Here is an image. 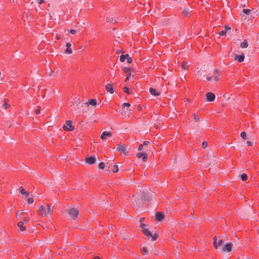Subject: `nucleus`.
<instances>
[{
    "label": "nucleus",
    "instance_id": "obj_15",
    "mask_svg": "<svg viewBox=\"0 0 259 259\" xmlns=\"http://www.w3.org/2000/svg\"><path fill=\"white\" fill-rule=\"evenodd\" d=\"M106 91L110 94H113L114 92L112 84L108 83L105 86Z\"/></svg>",
    "mask_w": 259,
    "mask_h": 259
},
{
    "label": "nucleus",
    "instance_id": "obj_34",
    "mask_svg": "<svg viewBox=\"0 0 259 259\" xmlns=\"http://www.w3.org/2000/svg\"><path fill=\"white\" fill-rule=\"evenodd\" d=\"M240 136L242 139H243L244 140L246 139L247 136H246V134L245 132H241V134H240Z\"/></svg>",
    "mask_w": 259,
    "mask_h": 259
},
{
    "label": "nucleus",
    "instance_id": "obj_27",
    "mask_svg": "<svg viewBox=\"0 0 259 259\" xmlns=\"http://www.w3.org/2000/svg\"><path fill=\"white\" fill-rule=\"evenodd\" d=\"M182 13L184 15H185L187 17H188L190 15V11H189V9H184Z\"/></svg>",
    "mask_w": 259,
    "mask_h": 259
},
{
    "label": "nucleus",
    "instance_id": "obj_8",
    "mask_svg": "<svg viewBox=\"0 0 259 259\" xmlns=\"http://www.w3.org/2000/svg\"><path fill=\"white\" fill-rule=\"evenodd\" d=\"M233 246L231 243L226 244L223 247L222 251L230 252L232 250Z\"/></svg>",
    "mask_w": 259,
    "mask_h": 259
},
{
    "label": "nucleus",
    "instance_id": "obj_58",
    "mask_svg": "<svg viewBox=\"0 0 259 259\" xmlns=\"http://www.w3.org/2000/svg\"><path fill=\"white\" fill-rule=\"evenodd\" d=\"M74 100L75 101L78 102V103H80V101H78V100H79V99H78L75 98V99H74Z\"/></svg>",
    "mask_w": 259,
    "mask_h": 259
},
{
    "label": "nucleus",
    "instance_id": "obj_33",
    "mask_svg": "<svg viewBox=\"0 0 259 259\" xmlns=\"http://www.w3.org/2000/svg\"><path fill=\"white\" fill-rule=\"evenodd\" d=\"M123 71L125 73L128 74H130L131 75V73H130V68H128V67H125L123 68Z\"/></svg>",
    "mask_w": 259,
    "mask_h": 259
},
{
    "label": "nucleus",
    "instance_id": "obj_31",
    "mask_svg": "<svg viewBox=\"0 0 259 259\" xmlns=\"http://www.w3.org/2000/svg\"><path fill=\"white\" fill-rule=\"evenodd\" d=\"M182 66L184 69L187 70L189 65L186 62H183Z\"/></svg>",
    "mask_w": 259,
    "mask_h": 259
},
{
    "label": "nucleus",
    "instance_id": "obj_5",
    "mask_svg": "<svg viewBox=\"0 0 259 259\" xmlns=\"http://www.w3.org/2000/svg\"><path fill=\"white\" fill-rule=\"evenodd\" d=\"M63 128L65 131H72L74 129V127L72 125L71 120L66 121Z\"/></svg>",
    "mask_w": 259,
    "mask_h": 259
},
{
    "label": "nucleus",
    "instance_id": "obj_41",
    "mask_svg": "<svg viewBox=\"0 0 259 259\" xmlns=\"http://www.w3.org/2000/svg\"><path fill=\"white\" fill-rule=\"evenodd\" d=\"M207 146H208V144H207V143L206 141H204V142H202V147L203 148H206L207 147Z\"/></svg>",
    "mask_w": 259,
    "mask_h": 259
},
{
    "label": "nucleus",
    "instance_id": "obj_44",
    "mask_svg": "<svg viewBox=\"0 0 259 259\" xmlns=\"http://www.w3.org/2000/svg\"><path fill=\"white\" fill-rule=\"evenodd\" d=\"M27 202L29 204H32L33 202V199L32 198H28Z\"/></svg>",
    "mask_w": 259,
    "mask_h": 259
},
{
    "label": "nucleus",
    "instance_id": "obj_63",
    "mask_svg": "<svg viewBox=\"0 0 259 259\" xmlns=\"http://www.w3.org/2000/svg\"><path fill=\"white\" fill-rule=\"evenodd\" d=\"M215 72L217 73H219V71L217 69H216L215 70Z\"/></svg>",
    "mask_w": 259,
    "mask_h": 259
},
{
    "label": "nucleus",
    "instance_id": "obj_32",
    "mask_svg": "<svg viewBox=\"0 0 259 259\" xmlns=\"http://www.w3.org/2000/svg\"><path fill=\"white\" fill-rule=\"evenodd\" d=\"M240 15L242 21H245L247 19L246 15H245V14H241Z\"/></svg>",
    "mask_w": 259,
    "mask_h": 259
},
{
    "label": "nucleus",
    "instance_id": "obj_64",
    "mask_svg": "<svg viewBox=\"0 0 259 259\" xmlns=\"http://www.w3.org/2000/svg\"><path fill=\"white\" fill-rule=\"evenodd\" d=\"M52 73H53V72H50V73H49V75H50V76L52 75Z\"/></svg>",
    "mask_w": 259,
    "mask_h": 259
},
{
    "label": "nucleus",
    "instance_id": "obj_18",
    "mask_svg": "<svg viewBox=\"0 0 259 259\" xmlns=\"http://www.w3.org/2000/svg\"><path fill=\"white\" fill-rule=\"evenodd\" d=\"M245 58V56L244 55H236L235 57V60L237 61L238 62H242Z\"/></svg>",
    "mask_w": 259,
    "mask_h": 259
},
{
    "label": "nucleus",
    "instance_id": "obj_57",
    "mask_svg": "<svg viewBox=\"0 0 259 259\" xmlns=\"http://www.w3.org/2000/svg\"><path fill=\"white\" fill-rule=\"evenodd\" d=\"M44 1H45V0H40V1L38 2V4H42L43 3H44Z\"/></svg>",
    "mask_w": 259,
    "mask_h": 259
},
{
    "label": "nucleus",
    "instance_id": "obj_20",
    "mask_svg": "<svg viewBox=\"0 0 259 259\" xmlns=\"http://www.w3.org/2000/svg\"><path fill=\"white\" fill-rule=\"evenodd\" d=\"M85 105H91L92 106H96L97 105V101L95 99H90L88 100V102L85 103Z\"/></svg>",
    "mask_w": 259,
    "mask_h": 259
},
{
    "label": "nucleus",
    "instance_id": "obj_51",
    "mask_svg": "<svg viewBox=\"0 0 259 259\" xmlns=\"http://www.w3.org/2000/svg\"><path fill=\"white\" fill-rule=\"evenodd\" d=\"M143 145H142V144L140 145L139 146L138 150L139 151H141L143 149Z\"/></svg>",
    "mask_w": 259,
    "mask_h": 259
},
{
    "label": "nucleus",
    "instance_id": "obj_7",
    "mask_svg": "<svg viewBox=\"0 0 259 259\" xmlns=\"http://www.w3.org/2000/svg\"><path fill=\"white\" fill-rule=\"evenodd\" d=\"M142 232L147 237H151L152 241H155L157 239V235L156 234L152 235L148 229H144V230H142Z\"/></svg>",
    "mask_w": 259,
    "mask_h": 259
},
{
    "label": "nucleus",
    "instance_id": "obj_3",
    "mask_svg": "<svg viewBox=\"0 0 259 259\" xmlns=\"http://www.w3.org/2000/svg\"><path fill=\"white\" fill-rule=\"evenodd\" d=\"M66 212L69 215L71 219L75 220L79 214L78 210L76 208H71L66 209Z\"/></svg>",
    "mask_w": 259,
    "mask_h": 259
},
{
    "label": "nucleus",
    "instance_id": "obj_62",
    "mask_svg": "<svg viewBox=\"0 0 259 259\" xmlns=\"http://www.w3.org/2000/svg\"><path fill=\"white\" fill-rule=\"evenodd\" d=\"M24 222L27 223L28 222V221L26 219H24Z\"/></svg>",
    "mask_w": 259,
    "mask_h": 259
},
{
    "label": "nucleus",
    "instance_id": "obj_24",
    "mask_svg": "<svg viewBox=\"0 0 259 259\" xmlns=\"http://www.w3.org/2000/svg\"><path fill=\"white\" fill-rule=\"evenodd\" d=\"M20 192L22 194V195H25L26 196H28L29 195V193L28 192L26 191L25 189H24L23 188V187H21L19 189Z\"/></svg>",
    "mask_w": 259,
    "mask_h": 259
},
{
    "label": "nucleus",
    "instance_id": "obj_2",
    "mask_svg": "<svg viewBox=\"0 0 259 259\" xmlns=\"http://www.w3.org/2000/svg\"><path fill=\"white\" fill-rule=\"evenodd\" d=\"M143 197L144 200L150 201L155 198V193L149 189H146L143 191Z\"/></svg>",
    "mask_w": 259,
    "mask_h": 259
},
{
    "label": "nucleus",
    "instance_id": "obj_49",
    "mask_svg": "<svg viewBox=\"0 0 259 259\" xmlns=\"http://www.w3.org/2000/svg\"><path fill=\"white\" fill-rule=\"evenodd\" d=\"M146 225L142 223L141 225V227L142 230H144V229H147L146 227Z\"/></svg>",
    "mask_w": 259,
    "mask_h": 259
},
{
    "label": "nucleus",
    "instance_id": "obj_16",
    "mask_svg": "<svg viewBox=\"0 0 259 259\" xmlns=\"http://www.w3.org/2000/svg\"><path fill=\"white\" fill-rule=\"evenodd\" d=\"M71 44L70 42H68L66 44V49L65 50V53L67 54H71L72 53V49L70 48Z\"/></svg>",
    "mask_w": 259,
    "mask_h": 259
},
{
    "label": "nucleus",
    "instance_id": "obj_13",
    "mask_svg": "<svg viewBox=\"0 0 259 259\" xmlns=\"http://www.w3.org/2000/svg\"><path fill=\"white\" fill-rule=\"evenodd\" d=\"M96 161V157L95 156L87 157L85 159V161L89 164H93L95 163Z\"/></svg>",
    "mask_w": 259,
    "mask_h": 259
},
{
    "label": "nucleus",
    "instance_id": "obj_21",
    "mask_svg": "<svg viewBox=\"0 0 259 259\" xmlns=\"http://www.w3.org/2000/svg\"><path fill=\"white\" fill-rule=\"evenodd\" d=\"M251 11H252V10L250 9H243L242 10L243 13L245 14L246 15H248L249 17L248 18V20H249L250 19V15L252 13Z\"/></svg>",
    "mask_w": 259,
    "mask_h": 259
},
{
    "label": "nucleus",
    "instance_id": "obj_48",
    "mask_svg": "<svg viewBox=\"0 0 259 259\" xmlns=\"http://www.w3.org/2000/svg\"><path fill=\"white\" fill-rule=\"evenodd\" d=\"M225 30L227 31L228 30H231V28L228 26H227L226 25L225 26Z\"/></svg>",
    "mask_w": 259,
    "mask_h": 259
},
{
    "label": "nucleus",
    "instance_id": "obj_37",
    "mask_svg": "<svg viewBox=\"0 0 259 259\" xmlns=\"http://www.w3.org/2000/svg\"><path fill=\"white\" fill-rule=\"evenodd\" d=\"M105 166V164L104 162H100L99 164V167L101 169H104Z\"/></svg>",
    "mask_w": 259,
    "mask_h": 259
},
{
    "label": "nucleus",
    "instance_id": "obj_40",
    "mask_svg": "<svg viewBox=\"0 0 259 259\" xmlns=\"http://www.w3.org/2000/svg\"><path fill=\"white\" fill-rule=\"evenodd\" d=\"M142 160L144 162H146L147 160V154L144 153V155L142 156Z\"/></svg>",
    "mask_w": 259,
    "mask_h": 259
},
{
    "label": "nucleus",
    "instance_id": "obj_53",
    "mask_svg": "<svg viewBox=\"0 0 259 259\" xmlns=\"http://www.w3.org/2000/svg\"><path fill=\"white\" fill-rule=\"evenodd\" d=\"M246 144L248 145V146H252V142H251L250 141H247L246 142Z\"/></svg>",
    "mask_w": 259,
    "mask_h": 259
},
{
    "label": "nucleus",
    "instance_id": "obj_45",
    "mask_svg": "<svg viewBox=\"0 0 259 259\" xmlns=\"http://www.w3.org/2000/svg\"><path fill=\"white\" fill-rule=\"evenodd\" d=\"M36 114H40V107L38 106V109L35 111Z\"/></svg>",
    "mask_w": 259,
    "mask_h": 259
},
{
    "label": "nucleus",
    "instance_id": "obj_60",
    "mask_svg": "<svg viewBox=\"0 0 259 259\" xmlns=\"http://www.w3.org/2000/svg\"><path fill=\"white\" fill-rule=\"evenodd\" d=\"M154 126H155V128H158V125H157V123H155V124H154Z\"/></svg>",
    "mask_w": 259,
    "mask_h": 259
},
{
    "label": "nucleus",
    "instance_id": "obj_38",
    "mask_svg": "<svg viewBox=\"0 0 259 259\" xmlns=\"http://www.w3.org/2000/svg\"><path fill=\"white\" fill-rule=\"evenodd\" d=\"M227 32V31L226 30H222L220 32L219 34L220 35L225 36L226 35Z\"/></svg>",
    "mask_w": 259,
    "mask_h": 259
},
{
    "label": "nucleus",
    "instance_id": "obj_30",
    "mask_svg": "<svg viewBox=\"0 0 259 259\" xmlns=\"http://www.w3.org/2000/svg\"><path fill=\"white\" fill-rule=\"evenodd\" d=\"M240 177L243 181H245L247 179V176L245 174L241 175Z\"/></svg>",
    "mask_w": 259,
    "mask_h": 259
},
{
    "label": "nucleus",
    "instance_id": "obj_23",
    "mask_svg": "<svg viewBox=\"0 0 259 259\" xmlns=\"http://www.w3.org/2000/svg\"><path fill=\"white\" fill-rule=\"evenodd\" d=\"M251 13L250 15V19H252L254 18L255 16H258L259 15V10H256L254 11H251Z\"/></svg>",
    "mask_w": 259,
    "mask_h": 259
},
{
    "label": "nucleus",
    "instance_id": "obj_56",
    "mask_svg": "<svg viewBox=\"0 0 259 259\" xmlns=\"http://www.w3.org/2000/svg\"><path fill=\"white\" fill-rule=\"evenodd\" d=\"M144 218H140V219L139 221H140V222H141V224H142V222L144 221Z\"/></svg>",
    "mask_w": 259,
    "mask_h": 259
},
{
    "label": "nucleus",
    "instance_id": "obj_50",
    "mask_svg": "<svg viewBox=\"0 0 259 259\" xmlns=\"http://www.w3.org/2000/svg\"><path fill=\"white\" fill-rule=\"evenodd\" d=\"M131 105L129 103H124L123 104V107H130Z\"/></svg>",
    "mask_w": 259,
    "mask_h": 259
},
{
    "label": "nucleus",
    "instance_id": "obj_46",
    "mask_svg": "<svg viewBox=\"0 0 259 259\" xmlns=\"http://www.w3.org/2000/svg\"><path fill=\"white\" fill-rule=\"evenodd\" d=\"M69 32L71 33L72 34H75L76 31L75 29H70L69 31Z\"/></svg>",
    "mask_w": 259,
    "mask_h": 259
},
{
    "label": "nucleus",
    "instance_id": "obj_10",
    "mask_svg": "<svg viewBox=\"0 0 259 259\" xmlns=\"http://www.w3.org/2000/svg\"><path fill=\"white\" fill-rule=\"evenodd\" d=\"M125 60H127V61L128 63H131L132 62V58L129 56L128 54L122 55L120 56L119 60L121 62H124Z\"/></svg>",
    "mask_w": 259,
    "mask_h": 259
},
{
    "label": "nucleus",
    "instance_id": "obj_29",
    "mask_svg": "<svg viewBox=\"0 0 259 259\" xmlns=\"http://www.w3.org/2000/svg\"><path fill=\"white\" fill-rule=\"evenodd\" d=\"M107 22L112 23H115L116 22V21L114 20L113 18L109 17L107 18Z\"/></svg>",
    "mask_w": 259,
    "mask_h": 259
},
{
    "label": "nucleus",
    "instance_id": "obj_9",
    "mask_svg": "<svg viewBox=\"0 0 259 259\" xmlns=\"http://www.w3.org/2000/svg\"><path fill=\"white\" fill-rule=\"evenodd\" d=\"M206 101L212 102L215 100V96L212 92H208L206 94Z\"/></svg>",
    "mask_w": 259,
    "mask_h": 259
},
{
    "label": "nucleus",
    "instance_id": "obj_59",
    "mask_svg": "<svg viewBox=\"0 0 259 259\" xmlns=\"http://www.w3.org/2000/svg\"><path fill=\"white\" fill-rule=\"evenodd\" d=\"M94 259H100V258L99 256H96L94 257Z\"/></svg>",
    "mask_w": 259,
    "mask_h": 259
},
{
    "label": "nucleus",
    "instance_id": "obj_6",
    "mask_svg": "<svg viewBox=\"0 0 259 259\" xmlns=\"http://www.w3.org/2000/svg\"><path fill=\"white\" fill-rule=\"evenodd\" d=\"M117 150L123 155H127V151L126 146L124 144H119L117 145Z\"/></svg>",
    "mask_w": 259,
    "mask_h": 259
},
{
    "label": "nucleus",
    "instance_id": "obj_28",
    "mask_svg": "<svg viewBox=\"0 0 259 259\" xmlns=\"http://www.w3.org/2000/svg\"><path fill=\"white\" fill-rule=\"evenodd\" d=\"M8 101V100L7 99H4L5 103H4V104L3 105V106H2V107H3L4 109H7V108L9 107V106H10V105H9L8 104H7V103Z\"/></svg>",
    "mask_w": 259,
    "mask_h": 259
},
{
    "label": "nucleus",
    "instance_id": "obj_47",
    "mask_svg": "<svg viewBox=\"0 0 259 259\" xmlns=\"http://www.w3.org/2000/svg\"><path fill=\"white\" fill-rule=\"evenodd\" d=\"M219 80V78L218 77V76H215L214 77V79H213V81L214 82H217L218 80Z\"/></svg>",
    "mask_w": 259,
    "mask_h": 259
},
{
    "label": "nucleus",
    "instance_id": "obj_43",
    "mask_svg": "<svg viewBox=\"0 0 259 259\" xmlns=\"http://www.w3.org/2000/svg\"><path fill=\"white\" fill-rule=\"evenodd\" d=\"M144 153H139L137 154V157L138 158H140L142 157V156L144 155Z\"/></svg>",
    "mask_w": 259,
    "mask_h": 259
},
{
    "label": "nucleus",
    "instance_id": "obj_39",
    "mask_svg": "<svg viewBox=\"0 0 259 259\" xmlns=\"http://www.w3.org/2000/svg\"><path fill=\"white\" fill-rule=\"evenodd\" d=\"M123 91L124 93L127 94H130V93L129 90L127 87H124L123 89Z\"/></svg>",
    "mask_w": 259,
    "mask_h": 259
},
{
    "label": "nucleus",
    "instance_id": "obj_42",
    "mask_svg": "<svg viewBox=\"0 0 259 259\" xmlns=\"http://www.w3.org/2000/svg\"><path fill=\"white\" fill-rule=\"evenodd\" d=\"M23 214V212H19L18 211L16 214V217L18 219L19 218H20Z\"/></svg>",
    "mask_w": 259,
    "mask_h": 259
},
{
    "label": "nucleus",
    "instance_id": "obj_35",
    "mask_svg": "<svg viewBox=\"0 0 259 259\" xmlns=\"http://www.w3.org/2000/svg\"><path fill=\"white\" fill-rule=\"evenodd\" d=\"M119 170L118 169V166L117 165H114L113 167V169L112 170L113 172H117Z\"/></svg>",
    "mask_w": 259,
    "mask_h": 259
},
{
    "label": "nucleus",
    "instance_id": "obj_54",
    "mask_svg": "<svg viewBox=\"0 0 259 259\" xmlns=\"http://www.w3.org/2000/svg\"><path fill=\"white\" fill-rule=\"evenodd\" d=\"M206 79H207V81H210L212 79V77L210 76H208L207 77Z\"/></svg>",
    "mask_w": 259,
    "mask_h": 259
},
{
    "label": "nucleus",
    "instance_id": "obj_26",
    "mask_svg": "<svg viewBox=\"0 0 259 259\" xmlns=\"http://www.w3.org/2000/svg\"><path fill=\"white\" fill-rule=\"evenodd\" d=\"M140 197V194H136L135 195H133V197H135L136 199H134V202L137 204H138V203L140 202V201L139 200V197Z\"/></svg>",
    "mask_w": 259,
    "mask_h": 259
},
{
    "label": "nucleus",
    "instance_id": "obj_22",
    "mask_svg": "<svg viewBox=\"0 0 259 259\" xmlns=\"http://www.w3.org/2000/svg\"><path fill=\"white\" fill-rule=\"evenodd\" d=\"M141 252L145 255H147L149 253V249L146 246H142L141 247Z\"/></svg>",
    "mask_w": 259,
    "mask_h": 259
},
{
    "label": "nucleus",
    "instance_id": "obj_12",
    "mask_svg": "<svg viewBox=\"0 0 259 259\" xmlns=\"http://www.w3.org/2000/svg\"><path fill=\"white\" fill-rule=\"evenodd\" d=\"M156 219L159 222L163 221L165 219V214L162 212H157L156 213Z\"/></svg>",
    "mask_w": 259,
    "mask_h": 259
},
{
    "label": "nucleus",
    "instance_id": "obj_36",
    "mask_svg": "<svg viewBox=\"0 0 259 259\" xmlns=\"http://www.w3.org/2000/svg\"><path fill=\"white\" fill-rule=\"evenodd\" d=\"M193 116L194 117V119L195 121V122H198L199 120V117L197 115H196V114L195 113H194L193 114Z\"/></svg>",
    "mask_w": 259,
    "mask_h": 259
},
{
    "label": "nucleus",
    "instance_id": "obj_19",
    "mask_svg": "<svg viewBox=\"0 0 259 259\" xmlns=\"http://www.w3.org/2000/svg\"><path fill=\"white\" fill-rule=\"evenodd\" d=\"M149 92L150 94L155 96H158L160 95V93L157 92L155 89L150 88Z\"/></svg>",
    "mask_w": 259,
    "mask_h": 259
},
{
    "label": "nucleus",
    "instance_id": "obj_25",
    "mask_svg": "<svg viewBox=\"0 0 259 259\" xmlns=\"http://www.w3.org/2000/svg\"><path fill=\"white\" fill-rule=\"evenodd\" d=\"M248 42L246 39H244L240 45V47L241 48H246L248 47Z\"/></svg>",
    "mask_w": 259,
    "mask_h": 259
},
{
    "label": "nucleus",
    "instance_id": "obj_11",
    "mask_svg": "<svg viewBox=\"0 0 259 259\" xmlns=\"http://www.w3.org/2000/svg\"><path fill=\"white\" fill-rule=\"evenodd\" d=\"M213 240V245L215 249H217L223 243V241L221 239L218 241V237L217 236H214Z\"/></svg>",
    "mask_w": 259,
    "mask_h": 259
},
{
    "label": "nucleus",
    "instance_id": "obj_55",
    "mask_svg": "<svg viewBox=\"0 0 259 259\" xmlns=\"http://www.w3.org/2000/svg\"><path fill=\"white\" fill-rule=\"evenodd\" d=\"M130 74H128V76H127L125 79V81L126 82L130 78Z\"/></svg>",
    "mask_w": 259,
    "mask_h": 259
},
{
    "label": "nucleus",
    "instance_id": "obj_52",
    "mask_svg": "<svg viewBox=\"0 0 259 259\" xmlns=\"http://www.w3.org/2000/svg\"><path fill=\"white\" fill-rule=\"evenodd\" d=\"M150 143V142L149 141H145L143 143V146H146V145H148Z\"/></svg>",
    "mask_w": 259,
    "mask_h": 259
},
{
    "label": "nucleus",
    "instance_id": "obj_4",
    "mask_svg": "<svg viewBox=\"0 0 259 259\" xmlns=\"http://www.w3.org/2000/svg\"><path fill=\"white\" fill-rule=\"evenodd\" d=\"M206 159L207 160V163L208 165L213 166L217 163V159L214 153L210 151L206 156Z\"/></svg>",
    "mask_w": 259,
    "mask_h": 259
},
{
    "label": "nucleus",
    "instance_id": "obj_17",
    "mask_svg": "<svg viewBox=\"0 0 259 259\" xmlns=\"http://www.w3.org/2000/svg\"><path fill=\"white\" fill-rule=\"evenodd\" d=\"M24 222L20 221L18 223V227L19 228V232H22L25 230L26 227L24 226Z\"/></svg>",
    "mask_w": 259,
    "mask_h": 259
},
{
    "label": "nucleus",
    "instance_id": "obj_61",
    "mask_svg": "<svg viewBox=\"0 0 259 259\" xmlns=\"http://www.w3.org/2000/svg\"><path fill=\"white\" fill-rule=\"evenodd\" d=\"M160 122H161V121H160V120H158V121H157V124H160Z\"/></svg>",
    "mask_w": 259,
    "mask_h": 259
},
{
    "label": "nucleus",
    "instance_id": "obj_1",
    "mask_svg": "<svg viewBox=\"0 0 259 259\" xmlns=\"http://www.w3.org/2000/svg\"><path fill=\"white\" fill-rule=\"evenodd\" d=\"M53 206L49 204H42L39 206V210L41 212L42 216H47L52 213Z\"/></svg>",
    "mask_w": 259,
    "mask_h": 259
},
{
    "label": "nucleus",
    "instance_id": "obj_14",
    "mask_svg": "<svg viewBox=\"0 0 259 259\" xmlns=\"http://www.w3.org/2000/svg\"><path fill=\"white\" fill-rule=\"evenodd\" d=\"M112 136V134L110 132L105 131L104 132L102 135H101V139L103 140H106L108 137H111Z\"/></svg>",
    "mask_w": 259,
    "mask_h": 259
}]
</instances>
